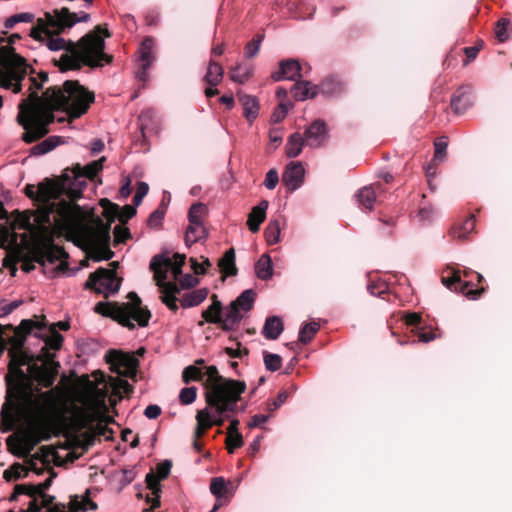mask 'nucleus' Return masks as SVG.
<instances>
[{
    "label": "nucleus",
    "mask_w": 512,
    "mask_h": 512,
    "mask_svg": "<svg viewBox=\"0 0 512 512\" xmlns=\"http://www.w3.org/2000/svg\"><path fill=\"white\" fill-rule=\"evenodd\" d=\"M44 327L43 320L29 319L22 320L18 328V333L34 334L43 340L37 360L23 350V341L9 351L11 359L6 376V398L0 411V430L6 433L15 429L6 444L8 451L19 458L30 455L36 445L52 435L51 392L35 389L32 381L46 388L53 385L59 364L53 361L54 354L50 350L61 348L63 336L54 327L47 331Z\"/></svg>",
    "instance_id": "obj_1"
},
{
    "label": "nucleus",
    "mask_w": 512,
    "mask_h": 512,
    "mask_svg": "<svg viewBox=\"0 0 512 512\" xmlns=\"http://www.w3.org/2000/svg\"><path fill=\"white\" fill-rule=\"evenodd\" d=\"M31 90L28 98L22 99L18 105L17 122L25 132L22 140L32 143L49 132V125L54 121V111H65L69 117L78 118L88 110L94 101V95L78 82L65 81L62 88L53 86L46 89L41 97L37 90L48 81V74L40 72L30 79Z\"/></svg>",
    "instance_id": "obj_2"
},
{
    "label": "nucleus",
    "mask_w": 512,
    "mask_h": 512,
    "mask_svg": "<svg viewBox=\"0 0 512 512\" xmlns=\"http://www.w3.org/2000/svg\"><path fill=\"white\" fill-rule=\"evenodd\" d=\"M61 187L54 181L47 180L37 187L28 185L25 188L26 195L37 202V209L22 213L18 218L19 227L36 234L42 239L51 238V223L67 230L78 241L93 243L99 240H107V232L98 230L95 226H84L81 222L80 206L58 200L61 195Z\"/></svg>",
    "instance_id": "obj_3"
},
{
    "label": "nucleus",
    "mask_w": 512,
    "mask_h": 512,
    "mask_svg": "<svg viewBox=\"0 0 512 512\" xmlns=\"http://www.w3.org/2000/svg\"><path fill=\"white\" fill-rule=\"evenodd\" d=\"M100 32L107 37L110 36L107 29L102 30L98 26L95 31L83 36L77 44L72 41L67 44L64 38L52 37V33L57 32L48 23L46 13L45 18L38 19L37 25L31 29L30 36L44 43L50 51L65 49V53L59 59V67L61 71H67L78 70L82 66L102 67L105 63L111 62L112 57L104 52L105 41L99 35Z\"/></svg>",
    "instance_id": "obj_4"
},
{
    "label": "nucleus",
    "mask_w": 512,
    "mask_h": 512,
    "mask_svg": "<svg viewBox=\"0 0 512 512\" xmlns=\"http://www.w3.org/2000/svg\"><path fill=\"white\" fill-rule=\"evenodd\" d=\"M208 390L205 393L206 407L196 414V438L204 435L214 425L221 426L238 409L240 396L246 390L245 382L224 379L216 366H208L205 372Z\"/></svg>",
    "instance_id": "obj_5"
},
{
    "label": "nucleus",
    "mask_w": 512,
    "mask_h": 512,
    "mask_svg": "<svg viewBox=\"0 0 512 512\" xmlns=\"http://www.w3.org/2000/svg\"><path fill=\"white\" fill-rule=\"evenodd\" d=\"M81 222L84 226H95L97 231L105 230L107 232V240L102 241L99 240L98 237L95 238L93 243H84L78 241L74 236H72L67 230L62 229L56 226V223H51V238L42 239L38 237L36 234L29 233L32 239L41 246V250L38 256V261L45 265L48 264H56L57 268L60 270L64 269V265L66 264V259L68 258V254L66 251L59 246L53 244V239L55 235H66L68 240L73 241L78 247L82 248L87 255L95 261L101 260H109L113 257L114 253L111 251L109 247L110 243V227L105 224L100 218L86 220V215L84 211H81Z\"/></svg>",
    "instance_id": "obj_6"
},
{
    "label": "nucleus",
    "mask_w": 512,
    "mask_h": 512,
    "mask_svg": "<svg viewBox=\"0 0 512 512\" xmlns=\"http://www.w3.org/2000/svg\"><path fill=\"white\" fill-rule=\"evenodd\" d=\"M128 299L127 303L122 304L98 302L94 311L103 316L111 317L129 329L135 328L134 322L140 327L147 326L151 317L150 311L142 307L141 299L135 292H130Z\"/></svg>",
    "instance_id": "obj_7"
},
{
    "label": "nucleus",
    "mask_w": 512,
    "mask_h": 512,
    "mask_svg": "<svg viewBox=\"0 0 512 512\" xmlns=\"http://www.w3.org/2000/svg\"><path fill=\"white\" fill-rule=\"evenodd\" d=\"M28 72L25 58L16 54L13 49L0 38V86L14 93L21 91V82Z\"/></svg>",
    "instance_id": "obj_8"
},
{
    "label": "nucleus",
    "mask_w": 512,
    "mask_h": 512,
    "mask_svg": "<svg viewBox=\"0 0 512 512\" xmlns=\"http://www.w3.org/2000/svg\"><path fill=\"white\" fill-rule=\"evenodd\" d=\"M184 254H174L173 259L164 254L155 255L151 262L150 268L154 272V277L157 281V285L161 286L165 284V281L169 278V274L172 275L176 281L182 274V266L185 263Z\"/></svg>",
    "instance_id": "obj_9"
},
{
    "label": "nucleus",
    "mask_w": 512,
    "mask_h": 512,
    "mask_svg": "<svg viewBox=\"0 0 512 512\" xmlns=\"http://www.w3.org/2000/svg\"><path fill=\"white\" fill-rule=\"evenodd\" d=\"M121 279L117 277L115 270L99 268L92 273L85 283V288L92 289L98 294L109 297L118 292Z\"/></svg>",
    "instance_id": "obj_10"
},
{
    "label": "nucleus",
    "mask_w": 512,
    "mask_h": 512,
    "mask_svg": "<svg viewBox=\"0 0 512 512\" xmlns=\"http://www.w3.org/2000/svg\"><path fill=\"white\" fill-rule=\"evenodd\" d=\"M48 23L55 28L57 34L70 29L76 23L87 22L90 19V14L86 12L71 13L67 8H61L60 10H54L53 12L47 13Z\"/></svg>",
    "instance_id": "obj_11"
},
{
    "label": "nucleus",
    "mask_w": 512,
    "mask_h": 512,
    "mask_svg": "<svg viewBox=\"0 0 512 512\" xmlns=\"http://www.w3.org/2000/svg\"><path fill=\"white\" fill-rule=\"evenodd\" d=\"M106 360L115 373L129 378L136 376L138 360L133 355L111 350L106 354Z\"/></svg>",
    "instance_id": "obj_12"
},
{
    "label": "nucleus",
    "mask_w": 512,
    "mask_h": 512,
    "mask_svg": "<svg viewBox=\"0 0 512 512\" xmlns=\"http://www.w3.org/2000/svg\"><path fill=\"white\" fill-rule=\"evenodd\" d=\"M303 137L307 146L311 148L321 147L328 137V131L325 122L320 119L312 122L311 125L305 130Z\"/></svg>",
    "instance_id": "obj_13"
},
{
    "label": "nucleus",
    "mask_w": 512,
    "mask_h": 512,
    "mask_svg": "<svg viewBox=\"0 0 512 512\" xmlns=\"http://www.w3.org/2000/svg\"><path fill=\"white\" fill-rule=\"evenodd\" d=\"M305 169L301 162H290L282 175V181L290 191L297 190L304 182Z\"/></svg>",
    "instance_id": "obj_14"
},
{
    "label": "nucleus",
    "mask_w": 512,
    "mask_h": 512,
    "mask_svg": "<svg viewBox=\"0 0 512 512\" xmlns=\"http://www.w3.org/2000/svg\"><path fill=\"white\" fill-rule=\"evenodd\" d=\"M274 81H297L301 77V65L297 60L288 59L279 63V70L271 75Z\"/></svg>",
    "instance_id": "obj_15"
},
{
    "label": "nucleus",
    "mask_w": 512,
    "mask_h": 512,
    "mask_svg": "<svg viewBox=\"0 0 512 512\" xmlns=\"http://www.w3.org/2000/svg\"><path fill=\"white\" fill-rule=\"evenodd\" d=\"M442 283L450 290L459 291L470 299H477L484 289H472L471 284L462 281L458 272H455L450 278H442Z\"/></svg>",
    "instance_id": "obj_16"
},
{
    "label": "nucleus",
    "mask_w": 512,
    "mask_h": 512,
    "mask_svg": "<svg viewBox=\"0 0 512 512\" xmlns=\"http://www.w3.org/2000/svg\"><path fill=\"white\" fill-rule=\"evenodd\" d=\"M472 88L463 86L459 88L451 98V108L457 114L464 113L473 105Z\"/></svg>",
    "instance_id": "obj_17"
},
{
    "label": "nucleus",
    "mask_w": 512,
    "mask_h": 512,
    "mask_svg": "<svg viewBox=\"0 0 512 512\" xmlns=\"http://www.w3.org/2000/svg\"><path fill=\"white\" fill-rule=\"evenodd\" d=\"M244 317V313L233 301L223 308L222 319L220 320V326L225 331H230L237 325Z\"/></svg>",
    "instance_id": "obj_18"
},
{
    "label": "nucleus",
    "mask_w": 512,
    "mask_h": 512,
    "mask_svg": "<svg viewBox=\"0 0 512 512\" xmlns=\"http://www.w3.org/2000/svg\"><path fill=\"white\" fill-rule=\"evenodd\" d=\"M268 206L269 202L267 200H261L259 204L253 207L249 213L247 226L252 233L259 231L260 225L266 218V211Z\"/></svg>",
    "instance_id": "obj_19"
},
{
    "label": "nucleus",
    "mask_w": 512,
    "mask_h": 512,
    "mask_svg": "<svg viewBox=\"0 0 512 512\" xmlns=\"http://www.w3.org/2000/svg\"><path fill=\"white\" fill-rule=\"evenodd\" d=\"M72 180L69 183H63V187L67 186V195L70 199L75 200L81 197L83 190L86 188L87 179L83 174L72 169Z\"/></svg>",
    "instance_id": "obj_20"
},
{
    "label": "nucleus",
    "mask_w": 512,
    "mask_h": 512,
    "mask_svg": "<svg viewBox=\"0 0 512 512\" xmlns=\"http://www.w3.org/2000/svg\"><path fill=\"white\" fill-rule=\"evenodd\" d=\"M212 303L210 306L202 312L204 320L199 321L198 325L203 326L205 322L219 324L222 319L223 306L217 296L214 294L211 297Z\"/></svg>",
    "instance_id": "obj_21"
},
{
    "label": "nucleus",
    "mask_w": 512,
    "mask_h": 512,
    "mask_svg": "<svg viewBox=\"0 0 512 512\" xmlns=\"http://www.w3.org/2000/svg\"><path fill=\"white\" fill-rule=\"evenodd\" d=\"M292 96L297 101L314 98L318 94V86L309 81H297L291 88Z\"/></svg>",
    "instance_id": "obj_22"
},
{
    "label": "nucleus",
    "mask_w": 512,
    "mask_h": 512,
    "mask_svg": "<svg viewBox=\"0 0 512 512\" xmlns=\"http://www.w3.org/2000/svg\"><path fill=\"white\" fill-rule=\"evenodd\" d=\"M69 508L71 512H87L96 510L97 504L90 498V491L86 490L81 497L71 496Z\"/></svg>",
    "instance_id": "obj_23"
},
{
    "label": "nucleus",
    "mask_w": 512,
    "mask_h": 512,
    "mask_svg": "<svg viewBox=\"0 0 512 512\" xmlns=\"http://www.w3.org/2000/svg\"><path fill=\"white\" fill-rule=\"evenodd\" d=\"M239 101L243 106L244 117L252 123L259 114V102L255 96L247 94H238Z\"/></svg>",
    "instance_id": "obj_24"
},
{
    "label": "nucleus",
    "mask_w": 512,
    "mask_h": 512,
    "mask_svg": "<svg viewBox=\"0 0 512 512\" xmlns=\"http://www.w3.org/2000/svg\"><path fill=\"white\" fill-rule=\"evenodd\" d=\"M159 287L162 289V302L165 303L170 310L177 311L178 305L177 298L175 295L179 293V289L176 283L171 281H165V284Z\"/></svg>",
    "instance_id": "obj_25"
},
{
    "label": "nucleus",
    "mask_w": 512,
    "mask_h": 512,
    "mask_svg": "<svg viewBox=\"0 0 512 512\" xmlns=\"http://www.w3.org/2000/svg\"><path fill=\"white\" fill-rule=\"evenodd\" d=\"M139 53L140 66L143 68H150V66L153 64L155 60L154 41L151 37H146L142 41Z\"/></svg>",
    "instance_id": "obj_26"
},
{
    "label": "nucleus",
    "mask_w": 512,
    "mask_h": 512,
    "mask_svg": "<svg viewBox=\"0 0 512 512\" xmlns=\"http://www.w3.org/2000/svg\"><path fill=\"white\" fill-rule=\"evenodd\" d=\"M282 320L278 316L268 317L264 323L262 334L266 339L276 340L283 331Z\"/></svg>",
    "instance_id": "obj_27"
},
{
    "label": "nucleus",
    "mask_w": 512,
    "mask_h": 512,
    "mask_svg": "<svg viewBox=\"0 0 512 512\" xmlns=\"http://www.w3.org/2000/svg\"><path fill=\"white\" fill-rule=\"evenodd\" d=\"M224 77L223 67L216 61L210 60L207 68V72L204 75V81L209 86H218Z\"/></svg>",
    "instance_id": "obj_28"
},
{
    "label": "nucleus",
    "mask_w": 512,
    "mask_h": 512,
    "mask_svg": "<svg viewBox=\"0 0 512 512\" xmlns=\"http://www.w3.org/2000/svg\"><path fill=\"white\" fill-rule=\"evenodd\" d=\"M304 145H306V142L301 133L291 134L285 145L286 155L289 158L297 157L302 152Z\"/></svg>",
    "instance_id": "obj_29"
},
{
    "label": "nucleus",
    "mask_w": 512,
    "mask_h": 512,
    "mask_svg": "<svg viewBox=\"0 0 512 512\" xmlns=\"http://www.w3.org/2000/svg\"><path fill=\"white\" fill-rule=\"evenodd\" d=\"M208 232L203 224H189L185 233V244L191 246L194 243L205 240Z\"/></svg>",
    "instance_id": "obj_30"
},
{
    "label": "nucleus",
    "mask_w": 512,
    "mask_h": 512,
    "mask_svg": "<svg viewBox=\"0 0 512 512\" xmlns=\"http://www.w3.org/2000/svg\"><path fill=\"white\" fill-rule=\"evenodd\" d=\"M356 198L362 210L371 211L376 201V191L365 186L358 190Z\"/></svg>",
    "instance_id": "obj_31"
},
{
    "label": "nucleus",
    "mask_w": 512,
    "mask_h": 512,
    "mask_svg": "<svg viewBox=\"0 0 512 512\" xmlns=\"http://www.w3.org/2000/svg\"><path fill=\"white\" fill-rule=\"evenodd\" d=\"M208 296L206 288L196 289L187 292L181 299L180 304L183 308H191L201 304Z\"/></svg>",
    "instance_id": "obj_32"
},
{
    "label": "nucleus",
    "mask_w": 512,
    "mask_h": 512,
    "mask_svg": "<svg viewBox=\"0 0 512 512\" xmlns=\"http://www.w3.org/2000/svg\"><path fill=\"white\" fill-rule=\"evenodd\" d=\"M475 222L476 221L474 215H470L462 223L455 224L451 228V236L455 239H465L474 230Z\"/></svg>",
    "instance_id": "obj_33"
},
{
    "label": "nucleus",
    "mask_w": 512,
    "mask_h": 512,
    "mask_svg": "<svg viewBox=\"0 0 512 512\" xmlns=\"http://www.w3.org/2000/svg\"><path fill=\"white\" fill-rule=\"evenodd\" d=\"M62 142L61 137L59 136H50L44 139L42 142L36 144L31 148L30 154L34 156H41L49 153L53 149H55Z\"/></svg>",
    "instance_id": "obj_34"
},
{
    "label": "nucleus",
    "mask_w": 512,
    "mask_h": 512,
    "mask_svg": "<svg viewBox=\"0 0 512 512\" xmlns=\"http://www.w3.org/2000/svg\"><path fill=\"white\" fill-rule=\"evenodd\" d=\"M344 90L343 83L335 78H328L318 86V93L327 97H334Z\"/></svg>",
    "instance_id": "obj_35"
},
{
    "label": "nucleus",
    "mask_w": 512,
    "mask_h": 512,
    "mask_svg": "<svg viewBox=\"0 0 512 512\" xmlns=\"http://www.w3.org/2000/svg\"><path fill=\"white\" fill-rule=\"evenodd\" d=\"M253 74V67L250 65L237 64L230 69V79L238 84L246 83Z\"/></svg>",
    "instance_id": "obj_36"
},
{
    "label": "nucleus",
    "mask_w": 512,
    "mask_h": 512,
    "mask_svg": "<svg viewBox=\"0 0 512 512\" xmlns=\"http://www.w3.org/2000/svg\"><path fill=\"white\" fill-rule=\"evenodd\" d=\"M219 268L225 276H235L237 274L235 250L233 248H230L224 253L219 261Z\"/></svg>",
    "instance_id": "obj_37"
},
{
    "label": "nucleus",
    "mask_w": 512,
    "mask_h": 512,
    "mask_svg": "<svg viewBox=\"0 0 512 512\" xmlns=\"http://www.w3.org/2000/svg\"><path fill=\"white\" fill-rule=\"evenodd\" d=\"M101 204L104 208H106V206H109L111 210L110 216L114 217L117 214L120 222H126L136 214V209L131 205L124 206L122 210L118 212V206L112 204L107 199L101 200Z\"/></svg>",
    "instance_id": "obj_38"
},
{
    "label": "nucleus",
    "mask_w": 512,
    "mask_h": 512,
    "mask_svg": "<svg viewBox=\"0 0 512 512\" xmlns=\"http://www.w3.org/2000/svg\"><path fill=\"white\" fill-rule=\"evenodd\" d=\"M256 275L261 280H268L273 276V266L268 254H263L255 265Z\"/></svg>",
    "instance_id": "obj_39"
},
{
    "label": "nucleus",
    "mask_w": 512,
    "mask_h": 512,
    "mask_svg": "<svg viewBox=\"0 0 512 512\" xmlns=\"http://www.w3.org/2000/svg\"><path fill=\"white\" fill-rule=\"evenodd\" d=\"M160 481L161 479L158 476H156L153 472H150L146 475L147 487L152 491V494L155 496L151 502V509H156L160 507Z\"/></svg>",
    "instance_id": "obj_40"
},
{
    "label": "nucleus",
    "mask_w": 512,
    "mask_h": 512,
    "mask_svg": "<svg viewBox=\"0 0 512 512\" xmlns=\"http://www.w3.org/2000/svg\"><path fill=\"white\" fill-rule=\"evenodd\" d=\"M256 293L252 289L244 290L233 302L245 314L250 311L254 305Z\"/></svg>",
    "instance_id": "obj_41"
},
{
    "label": "nucleus",
    "mask_w": 512,
    "mask_h": 512,
    "mask_svg": "<svg viewBox=\"0 0 512 512\" xmlns=\"http://www.w3.org/2000/svg\"><path fill=\"white\" fill-rule=\"evenodd\" d=\"M320 329V325L319 323L317 322H309V323H306L304 324L303 326H301L300 330H299V341L302 343V344H307L309 343L312 338L314 337V335L319 331Z\"/></svg>",
    "instance_id": "obj_42"
},
{
    "label": "nucleus",
    "mask_w": 512,
    "mask_h": 512,
    "mask_svg": "<svg viewBox=\"0 0 512 512\" xmlns=\"http://www.w3.org/2000/svg\"><path fill=\"white\" fill-rule=\"evenodd\" d=\"M102 168L103 166L101 161H92L91 163L85 166L76 165L75 167H73V169H75L77 172L83 174V177L90 180H93L97 176L99 171L102 170Z\"/></svg>",
    "instance_id": "obj_43"
},
{
    "label": "nucleus",
    "mask_w": 512,
    "mask_h": 512,
    "mask_svg": "<svg viewBox=\"0 0 512 512\" xmlns=\"http://www.w3.org/2000/svg\"><path fill=\"white\" fill-rule=\"evenodd\" d=\"M229 481H225L223 477H214L210 483V492L218 499H222L225 497Z\"/></svg>",
    "instance_id": "obj_44"
},
{
    "label": "nucleus",
    "mask_w": 512,
    "mask_h": 512,
    "mask_svg": "<svg viewBox=\"0 0 512 512\" xmlns=\"http://www.w3.org/2000/svg\"><path fill=\"white\" fill-rule=\"evenodd\" d=\"M206 205L203 203H194L188 212L189 224H203V218L206 213Z\"/></svg>",
    "instance_id": "obj_45"
},
{
    "label": "nucleus",
    "mask_w": 512,
    "mask_h": 512,
    "mask_svg": "<svg viewBox=\"0 0 512 512\" xmlns=\"http://www.w3.org/2000/svg\"><path fill=\"white\" fill-rule=\"evenodd\" d=\"M265 239L269 245L277 244L280 241V223L278 220H271L265 228Z\"/></svg>",
    "instance_id": "obj_46"
},
{
    "label": "nucleus",
    "mask_w": 512,
    "mask_h": 512,
    "mask_svg": "<svg viewBox=\"0 0 512 512\" xmlns=\"http://www.w3.org/2000/svg\"><path fill=\"white\" fill-rule=\"evenodd\" d=\"M264 364L268 371L275 372L282 366V358L279 354L264 352Z\"/></svg>",
    "instance_id": "obj_47"
},
{
    "label": "nucleus",
    "mask_w": 512,
    "mask_h": 512,
    "mask_svg": "<svg viewBox=\"0 0 512 512\" xmlns=\"http://www.w3.org/2000/svg\"><path fill=\"white\" fill-rule=\"evenodd\" d=\"M27 474V468L19 463L12 465L8 470L4 472V478L7 481L20 479Z\"/></svg>",
    "instance_id": "obj_48"
},
{
    "label": "nucleus",
    "mask_w": 512,
    "mask_h": 512,
    "mask_svg": "<svg viewBox=\"0 0 512 512\" xmlns=\"http://www.w3.org/2000/svg\"><path fill=\"white\" fill-rule=\"evenodd\" d=\"M41 488L38 485H20L16 486L14 493L11 495L10 500L13 501L17 498L19 494H26L28 496L34 497L36 495H40Z\"/></svg>",
    "instance_id": "obj_49"
},
{
    "label": "nucleus",
    "mask_w": 512,
    "mask_h": 512,
    "mask_svg": "<svg viewBox=\"0 0 512 512\" xmlns=\"http://www.w3.org/2000/svg\"><path fill=\"white\" fill-rule=\"evenodd\" d=\"M155 117V111L153 109H144L141 111L138 120L142 134L145 135V131L150 128V123Z\"/></svg>",
    "instance_id": "obj_50"
},
{
    "label": "nucleus",
    "mask_w": 512,
    "mask_h": 512,
    "mask_svg": "<svg viewBox=\"0 0 512 512\" xmlns=\"http://www.w3.org/2000/svg\"><path fill=\"white\" fill-rule=\"evenodd\" d=\"M197 397V388L192 387H185L180 390L179 393V401L182 405H190L192 404Z\"/></svg>",
    "instance_id": "obj_51"
},
{
    "label": "nucleus",
    "mask_w": 512,
    "mask_h": 512,
    "mask_svg": "<svg viewBox=\"0 0 512 512\" xmlns=\"http://www.w3.org/2000/svg\"><path fill=\"white\" fill-rule=\"evenodd\" d=\"M262 41H263V35H258L251 42L247 43V45L245 46V49H244L245 57L246 58L255 57L260 50Z\"/></svg>",
    "instance_id": "obj_52"
},
{
    "label": "nucleus",
    "mask_w": 512,
    "mask_h": 512,
    "mask_svg": "<svg viewBox=\"0 0 512 512\" xmlns=\"http://www.w3.org/2000/svg\"><path fill=\"white\" fill-rule=\"evenodd\" d=\"M202 378V372L195 366H187L184 368L182 372V380L184 383L188 384L194 380H200Z\"/></svg>",
    "instance_id": "obj_53"
},
{
    "label": "nucleus",
    "mask_w": 512,
    "mask_h": 512,
    "mask_svg": "<svg viewBox=\"0 0 512 512\" xmlns=\"http://www.w3.org/2000/svg\"><path fill=\"white\" fill-rule=\"evenodd\" d=\"M243 445V438L240 433L227 434L226 446L230 454L234 453L235 449Z\"/></svg>",
    "instance_id": "obj_54"
},
{
    "label": "nucleus",
    "mask_w": 512,
    "mask_h": 512,
    "mask_svg": "<svg viewBox=\"0 0 512 512\" xmlns=\"http://www.w3.org/2000/svg\"><path fill=\"white\" fill-rule=\"evenodd\" d=\"M509 21L506 19H500L495 27V35L500 42H504L508 39L507 28Z\"/></svg>",
    "instance_id": "obj_55"
},
{
    "label": "nucleus",
    "mask_w": 512,
    "mask_h": 512,
    "mask_svg": "<svg viewBox=\"0 0 512 512\" xmlns=\"http://www.w3.org/2000/svg\"><path fill=\"white\" fill-rule=\"evenodd\" d=\"M448 143L446 141L445 137L439 138L435 143V152H434V159L442 161L444 159V156L446 154Z\"/></svg>",
    "instance_id": "obj_56"
},
{
    "label": "nucleus",
    "mask_w": 512,
    "mask_h": 512,
    "mask_svg": "<svg viewBox=\"0 0 512 512\" xmlns=\"http://www.w3.org/2000/svg\"><path fill=\"white\" fill-rule=\"evenodd\" d=\"M387 289L388 287L383 281L372 282L367 286V290L371 295L379 297L386 293Z\"/></svg>",
    "instance_id": "obj_57"
},
{
    "label": "nucleus",
    "mask_w": 512,
    "mask_h": 512,
    "mask_svg": "<svg viewBox=\"0 0 512 512\" xmlns=\"http://www.w3.org/2000/svg\"><path fill=\"white\" fill-rule=\"evenodd\" d=\"M149 191V186L146 182H139L135 195L133 197V204L138 206L141 204L143 198L147 195Z\"/></svg>",
    "instance_id": "obj_58"
},
{
    "label": "nucleus",
    "mask_w": 512,
    "mask_h": 512,
    "mask_svg": "<svg viewBox=\"0 0 512 512\" xmlns=\"http://www.w3.org/2000/svg\"><path fill=\"white\" fill-rule=\"evenodd\" d=\"M164 216H165L164 211H162L160 209L154 210L150 214V216H149V218L147 220L148 226L151 227V228L159 227L162 224Z\"/></svg>",
    "instance_id": "obj_59"
},
{
    "label": "nucleus",
    "mask_w": 512,
    "mask_h": 512,
    "mask_svg": "<svg viewBox=\"0 0 512 512\" xmlns=\"http://www.w3.org/2000/svg\"><path fill=\"white\" fill-rule=\"evenodd\" d=\"M22 301L15 300L12 302H0V317H5L12 313L16 308L21 305Z\"/></svg>",
    "instance_id": "obj_60"
},
{
    "label": "nucleus",
    "mask_w": 512,
    "mask_h": 512,
    "mask_svg": "<svg viewBox=\"0 0 512 512\" xmlns=\"http://www.w3.org/2000/svg\"><path fill=\"white\" fill-rule=\"evenodd\" d=\"M279 181L278 172L275 169H270L265 176L264 185L267 189L273 190Z\"/></svg>",
    "instance_id": "obj_61"
},
{
    "label": "nucleus",
    "mask_w": 512,
    "mask_h": 512,
    "mask_svg": "<svg viewBox=\"0 0 512 512\" xmlns=\"http://www.w3.org/2000/svg\"><path fill=\"white\" fill-rule=\"evenodd\" d=\"M287 113H288L287 105L280 103L271 115V122H273V123L281 122L286 117Z\"/></svg>",
    "instance_id": "obj_62"
},
{
    "label": "nucleus",
    "mask_w": 512,
    "mask_h": 512,
    "mask_svg": "<svg viewBox=\"0 0 512 512\" xmlns=\"http://www.w3.org/2000/svg\"><path fill=\"white\" fill-rule=\"evenodd\" d=\"M171 467L172 462L170 460H164L163 462L157 464L155 475L158 476L161 480H163L169 475Z\"/></svg>",
    "instance_id": "obj_63"
},
{
    "label": "nucleus",
    "mask_w": 512,
    "mask_h": 512,
    "mask_svg": "<svg viewBox=\"0 0 512 512\" xmlns=\"http://www.w3.org/2000/svg\"><path fill=\"white\" fill-rule=\"evenodd\" d=\"M288 394L285 391L278 393L277 398L267 403V410L273 412L287 400Z\"/></svg>",
    "instance_id": "obj_64"
}]
</instances>
